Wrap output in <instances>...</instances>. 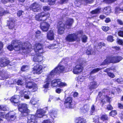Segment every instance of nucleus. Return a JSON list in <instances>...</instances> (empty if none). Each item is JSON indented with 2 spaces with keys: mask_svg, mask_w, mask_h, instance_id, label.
I'll use <instances>...</instances> for the list:
<instances>
[{
  "mask_svg": "<svg viewBox=\"0 0 123 123\" xmlns=\"http://www.w3.org/2000/svg\"><path fill=\"white\" fill-rule=\"evenodd\" d=\"M12 44L14 47L13 49L19 53H28L32 50L31 45L28 42L23 43L19 41L13 40Z\"/></svg>",
  "mask_w": 123,
  "mask_h": 123,
  "instance_id": "1",
  "label": "nucleus"
},
{
  "mask_svg": "<svg viewBox=\"0 0 123 123\" xmlns=\"http://www.w3.org/2000/svg\"><path fill=\"white\" fill-rule=\"evenodd\" d=\"M34 51L36 53L33 57V61L35 62H41L43 60V56L39 54L43 52L42 44L39 43H36L34 46Z\"/></svg>",
  "mask_w": 123,
  "mask_h": 123,
  "instance_id": "2",
  "label": "nucleus"
},
{
  "mask_svg": "<svg viewBox=\"0 0 123 123\" xmlns=\"http://www.w3.org/2000/svg\"><path fill=\"white\" fill-rule=\"evenodd\" d=\"M24 79L25 81V86L26 88L32 89L33 92H35L38 89L37 85L31 81L30 77H25Z\"/></svg>",
  "mask_w": 123,
  "mask_h": 123,
  "instance_id": "3",
  "label": "nucleus"
},
{
  "mask_svg": "<svg viewBox=\"0 0 123 123\" xmlns=\"http://www.w3.org/2000/svg\"><path fill=\"white\" fill-rule=\"evenodd\" d=\"M123 58L121 56H117L113 57H107L102 63V65L110 63H117L122 60Z\"/></svg>",
  "mask_w": 123,
  "mask_h": 123,
  "instance_id": "4",
  "label": "nucleus"
},
{
  "mask_svg": "<svg viewBox=\"0 0 123 123\" xmlns=\"http://www.w3.org/2000/svg\"><path fill=\"white\" fill-rule=\"evenodd\" d=\"M49 13H45L43 12L39 13L37 14L35 16V19L38 21H44L50 17Z\"/></svg>",
  "mask_w": 123,
  "mask_h": 123,
  "instance_id": "5",
  "label": "nucleus"
},
{
  "mask_svg": "<svg viewBox=\"0 0 123 123\" xmlns=\"http://www.w3.org/2000/svg\"><path fill=\"white\" fill-rule=\"evenodd\" d=\"M27 105L24 103L19 105H18L19 111L21 112V116H26L28 112L30 111L27 108Z\"/></svg>",
  "mask_w": 123,
  "mask_h": 123,
  "instance_id": "6",
  "label": "nucleus"
},
{
  "mask_svg": "<svg viewBox=\"0 0 123 123\" xmlns=\"http://www.w3.org/2000/svg\"><path fill=\"white\" fill-rule=\"evenodd\" d=\"M10 115V117H9V114H5L4 112H0V116L6 119L8 121H10V119L12 121L14 120L16 118V116L15 115V113L13 111H12L9 113Z\"/></svg>",
  "mask_w": 123,
  "mask_h": 123,
  "instance_id": "7",
  "label": "nucleus"
},
{
  "mask_svg": "<svg viewBox=\"0 0 123 123\" xmlns=\"http://www.w3.org/2000/svg\"><path fill=\"white\" fill-rule=\"evenodd\" d=\"M64 70V67L61 65H59L56 68L53 69L49 74H51V77H53L57 73H60L63 72Z\"/></svg>",
  "mask_w": 123,
  "mask_h": 123,
  "instance_id": "8",
  "label": "nucleus"
},
{
  "mask_svg": "<svg viewBox=\"0 0 123 123\" xmlns=\"http://www.w3.org/2000/svg\"><path fill=\"white\" fill-rule=\"evenodd\" d=\"M72 98L71 97H68L65 100L64 105L65 107L67 108H73L74 105L72 101Z\"/></svg>",
  "mask_w": 123,
  "mask_h": 123,
  "instance_id": "9",
  "label": "nucleus"
},
{
  "mask_svg": "<svg viewBox=\"0 0 123 123\" xmlns=\"http://www.w3.org/2000/svg\"><path fill=\"white\" fill-rule=\"evenodd\" d=\"M102 93L101 92H99L98 95L97 96V99L99 100H100L101 101L103 102H105L106 100L109 102L111 101V98L106 96H102Z\"/></svg>",
  "mask_w": 123,
  "mask_h": 123,
  "instance_id": "10",
  "label": "nucleus"
},
{
  "mask_svg": "<svg viewBox=\"0 0 123 123\" xmlns=\"http://www.w3.org/2000/svg\"><path fill=\"white\" fill-rule=\"evenodd\" d=\"M77 37V35L76 34H71L68 35L66 36L65 39L67 41L72 42L76 41Z\"/></svg>",
  "mask_w": 123,
  "mask_h": 123,
  "instance_id": "11",
  "label": "nucleus"
},
{
  "mask_svg": "<svg viewBox=\"0 0 123 123\" xmlns=\"http://www.w3.org/2000/svg\"><path fill=\"white\" fill-rule=\"evenodd\" d=\"M83 70V67L80 65H77L74 67L73 72L75 74H79L81 73Z\"/></svg>",
  "mask_w": 123,
  "mask_h": 123,
  "instance_id": "12",
  "label": "nucleus"
},
{
  "mask_svg": "<svg viewBox=\"0 0 123 123\" xmlns=\"http://www.w3.org/2000/svg\"><path fill=\"white\" fill-rule=\"evenodd\" d=\"M64 25L61 21L59 22L57 24L58 33L59 34H62L64 33L65 30Z\"/></svg>",
  "mask_w": 123,
  "mask_h": 123,
  "instance_id": "13",
  "label": "nucleus"
},
{
  "mask_svg": "<svg viewBox=\"0 0 123 123\" xmlns=\"http://www.w3.org/2000/svg\"><path fill=\"white\" fill-rule=\"evenodd\" d=\"M27 123H37V119L36 116L33 115H29L27 117Z\"/></svg>",
  "mask_w": 123,
  "mask_h": 123,
  "instance_id": "14",
  "label": "nucleus"
},
{
  "mask_svg": "<svg viewBox=\"0 0 123 123\" xmlns=\"http://www.w3.org/2000/svg\"><path fill=\"white\" fill-rule=\"evenodd\" d=\"M19 93L21 97H23L24 98L27 99L30 98V92H29L26 91L25 89L20 91Z\"/></svg>",
  "mask_w": 123,
  "mask_h": 123,
  "instance_id": "15",
  "label": "nucleus"
},
{
  "mask_svg": "<svg viewBox=\"0 0 123 123\" xmlns=\"http://www.w3.org/2000/svg\"><path fill=\"white\" fill-rule=\"evenodd\" d=\"M30 8L31 10L34 12H38L40 10L39 5L36 3H33L31 4Z\"/></svg>",
  "mask_w": 123,
  "mask_h": 123,
  "instance_id": "16",
  "label": "nucleus"
},
{
  "mask_svg": "<svg viewBox=\"0 0 123 123\" xmlns=\"http://www.w3.org/2000/svg\"><path fill=\"white\" fill-rule=\"evenodd\" d=\"M51 74H49L47 75V78L46 80V81L44 83L43 87L45 88H48L49 87V85L51 80V78L53 77H51Z\"/></svg>",
  "mask_w": 123,
  "mask_h": 123,
  "instance_id": "17",
  "label": "nucleus"
},
{
  "mask_svg": "<svg viewBox=\"0 0 123 123\" xmlns=\"http://www.w3.org/2000/svg\"><path fill=\"white\" fill-rule=\"evenodd\" d=\"M43 68V67L42 65L38 64L35 65L33 69L35 72L37 74H40L42 72V70Z\"/></svg>",
  "mask_w": 123,
  "mask_h": 123,
  "instance_id": "18",
  "label": "nucleus"
},
{
  "mask_svg": "<svg viewBox=\"0 0 123 123\" xmlns=\"http://www.w3.org/2000/svg\"><path fill=\"white\" fill-rule=\"evenodd\" d=\"M46 111L44 110L39 109L37 110L35 115L36 117H42L44 116Z\"/></svg>",
  "mask_w": 123,
  "mask_h": 123,
  "instance_id": "19",
  "label": "nucleus"
},
{
  "mask_svg": "<svg viewBox=\"0 0 123 123\" xmlns=\"http://www.w3.org/2000/svg\"><path fill=\"white\" fill-rule=\"evenodd\" d=\"M50 25L49 23L47 22H44L42 23L40 26L41 30L44 31H47L50 27Z\"/></svg>",
  "mask_w": 123,
  "mask_h": 123,
  "instance_id": "20",
  "label": "nucleus"
},
{
  "mask_svg": "<svg viewBox=\"0 0 123 123\" xmlns=\"http://www.w3.org/2000/svg\"><path fill=\"white\" fill-rule=\"evenodd\" d=\"M9 63V61L5 58L0 59V65L2 67L6 66Z\"/></svg>",
  "mask_w": 123,
  "mask_h": 123,
  "instance_id": "21",
  "label": "nucleus"
},
{
  "mask_svg": "<svg viewBox=\"0 0 123 123\" xmlns=\"http://www.w3.org/2000/svg\"><path fill=\"white\" fill-rule=\"evenodd\" d=\"M74 22V20L72 18H68L66 21L64 26L68 29L70 28Z\"/></svg>",
  "mask_w": 123,
  "mask_h": 123,
  "instance_id": "22",
  "label": "nucleus"
},
{
  "mask_svg": "<svg viewBox=\"0 0 123 123\" xmlns=\"http://www.w3.org/2000/svg\"><path fill=\"white\" fill-rule=\"evenodd\" d=\"M20 96L18 95H15L12 96L10 99L11 102L14 103H17L18 102Z\"/></svg>",
  "mask_w": 123,
  "mask_h": 123,
  "instance_id": "23",
  "label": "nucleus"
},
{
  "mask_svg": "<svg viewBox=\"0 0 123 123\" xmlns=\"http://www.w3.org/2000/svg\"><path fill=\"white\" fill-rule=\"evenodd\" d=\"M47 37L50 40H52L54 39V34L53 31L50 30L49 32L47 35Z\"/></svg>",
  "mask_w": 123,
  "mask_h": 123,
  "instance_id": "24",
  "label": "nucleus"
},
{
  "mask_svg": "<svg viewBox=\"0 0 123 123\" xmlns=\"http://www.w3.org/2000/svg\"><path fill=\"white\" fill-rule=\"evenodd\" d=\"M98 86V85L97 82L95 81H93L90 83L89 86V88L90 89L92 90L96 88Z\"/></svg>",
  "mask_w": 123,
  "mask_h": 123,
  "instance_id": "25",
  "label": "nucleus"
},
{
  "mask_svg": "<svg viewBox=\"0 0 123 123\" xmlns=\"http://www.w3.org/2000/svg\"><path fill=\"white\" fill-rule=\"evenodd\" d=\"M52 78H51V79ZM59 79H54L52 81L51 80V86L52 87H54L56 86H58V82L59 81Z\"/></svg>",
  "mask_w": 123,
  "mask_h": 123,
  "instance_id": "26",
  "label": "nucleus"
},
{
  "mask_svg": "<svg viewBox=\"0 0 123 123\" xmlns=\"http://www.w3.org/2000/svg\"><path fill=\"white\" fill-rule=\"evenodd\" d=\"M86 121L82 117H80L76 118L75 120V123H85Z\"/></svg>",
  "mask_w": 123,
  "mask_h": 123,
  "instance_id": "27",
  "label": "nucleus"
},
{
  "mask_svg": "<svg viewBox=\"0 0 123 123\" xmlns=\"http://www.w3.org/2000/svg\"><path fill=\"white\" fill-rule=\"evenodd\" d=\"M14 21L13 18L10 19L9 25V28L11 29H13L14 27Z\"/></svg>",
  "mask_w": 123,
  "mask_h": 123,
  "instance_id": "28",
  "label": "nucleus"
},
{
  "mask_svg": "<svg viewBox=\"0 0 123 123\" xmlns=\"http://www.w3.org/2000/svg\"><path fill=\"white\" fill-rule=\"evenodd\" d=\"M89 106L87 105H85L84 106L83 108L81 109L80 111L81 113H86L89 111Z\"/></svg>",
  "mask_w": 123,
  "mask_h": 123,
  "instance_id": "29",
  "label": "nucleus"
},
{
  "mask_svg": "<svg viewBox=\"0 0 123 123\" xmlns=\"http://www.w3.org/2000/svg\"><path fill=\"white\" fill-rule=\"evenodd\" d=\"M85 77L84 76H79L78 77L77 80L79 83H81L85 80Z\"/></svg>",
  "mask_w": 123,
  "mask_h": 123,
  "instance_id": "30",
  "label": "nucleus"
},
{
  "mask_svg": "<svg viewBox=\"0 0 123 123\" xmlns=\"http://www.w3.org/2000/svg\"><path fill=\"white\" fill-rule=\"evenodd\" d=\"M110 69L111 68H108L105 70L104 71L108 73V75L109 77L111 78H114L115 77V75L114 74L110 72H108L110 70Z\"/></svg>",
  "mask_w": 123,
  "mask_h": 123,
  "instance_id": "31",
  "label": "nucleus"
},
{
  "mask_svg": "<svg viewBox=\"0 0 123 123\" xmlns=\"http://www.w3.org/2000/svg\"><path fill=\"white\" fill-rule=\"evenodd\" d=\"M60 80L58 82V86L60 87H64L67 86V84L64 82H61V80L60 79H59Z\"/></svg>",
  "mask_w": 123,
  "mask_h": 123,
  "instance_id": "32",
  "label": "nucleus"
},
{
  "mask_svg": "<svg viewBox=\"0 0 123 123\" xmlns=\"http://www.w3.org/2000/svg\"><path fill=\"white\" fill-rule=\"evenodd\" d=\"M39 100L37 98H33L30 101L31 103L33 105L37 104Z\"/></svg>",
  "mask_w": 123,
  "mask_h": 123,
  "instance_id": "33",
  "label": "nucleus"
},
{
  "mask_svg": "<svg viewBox=\"0 0 123 123\" xmlns=\"http://www.w3.org/2000/svg\"><path fill=\"white\" fill-rule=\"evenodd\" d=\"M111 9L110 7H107L105 8L103 10V12L105 13H109L111 12Z\"/></svg>",
  "mask_w": 123,
  "mask_h": 123,
  "instance_id": "34",
  "label": "nucleus"
},
{
  "mask_svg": "<svg viewBox=\"0 0 123 123\" xmlns=\"http://www.w3.org/2000/svg\"><path fill=\"white\" fill-rule=\"evenodd\" d=\"M86 53L88 55H90L92 54H95V53L94 50L88 49L86 51Z\"/></svg>",
  "mask_w": 123,
  "mask_h": 123,
  "instance_id": "35",
  "label": "nucleus"
},
{
  "mask_svg": "<svg viewBox=\"0 0 123 123\" xmlns=\"http://www.w3.org/2000/svg\"><path fill=\"white\" fill-rule=\"evenodd\" d=\"M8 13L7 11H5L4 10L3 8H0V16H3L5 14H6Z\"/></svg>",
  "mask_w": 123,
  "mask_h": 123,
  "instance_id": "36",
  "label": "nucleus"
},
{
  "mask_svg": "<svg viewBox=\"0 0 123 123\" xmlns=\"http://www.w3.org/2000/svg\"><path fill=\"white\" fill-rule=\"evenodd\" d=\"M100 10L101 9L100 8H98L92 11L91 12V13L92 14L98 13L100 12Z\"/></svg>",
  "mask_w": 123,
  "mask_h": 123,
  "instance_id": "37",
  "label": "nucleus"
},
{
  "mask_svg": "<svg viewBox=\"0 0 123 123\" xmlns=\"http://www.w3.org/2000/svg\"><path fill=\"white\" fill-rule=\"evenodd\" d=\"M29 69V66L26 65H23L22 67L21 70L22 71H27Z\"/></svg>",
  "mask_w": 123,
  "mask_h": 123,
  "instance_id": "38",
  "label": "nucleus"
},
{
  "mask_svg": "<svg viewBox=\"0 0 123 123\" xmlns=\"http://www.w3.org/2000/svg\"><path fill=\"white\" fill-rule=\"evenodd\" d=\"M96 111L95 107L94 105H92L91 107V115H92V113Z\"/></svg>",
  "mask_w": 123,
  "mask_h": 123,
  "instance_id": "39",
  "label": "nucleus"
},
{
  "mask_svg": "<svg viewBox=\"0 0 123 123\" xmlns=\"http://www.w3.org/2000/svg\"><path fill=\"white\" fill-rule=\"evenodd\" d=\"M56 112L53 110L49 112V115L51 116H52H52L55 117L56 115Z\"/></svg>",
  "mask_w": 123,
  "mask_h": 123,
  "instance_id": "40",
  "label": "nucleus"
},
{
  "mask_svg": "<svg viewBox=\"0 0 123 123\" xmlns=\"http://www.w3.org/2000/svg\"><path fill=\"white\" fill-rule=\"evenodd\" d=\"M101 69V68H97L94 69L91 72L90 74H92L97 72Z\"/></svg>",
  "mask_w": 123,
  "mask_h": 123,
  "instance_id": "41",
  "label": "nucleus"
},
{
  "mask_svg": "<svg viewBox=\"0 0 123 123\" xmlns=\"http://www.w3.org/2000/svg\"><path fill=\"white\" fill-rule=\"evenodd\" d=\"M99 116H97L95 117L94 118L93 121L95 123H99Z\"/></svg>",
  "mask_w": 123,
  "mask_h": 123,
  "instance_id": "42",
  "label": "nucleus"
},
{
  "mask_svg": "<svg viewBox=\"0 0 123 123\" xmlns=\"http://www.w3.org/2000/svg\"><path fill=\"white\" fill-rule=\"evenodd\" d=\"M101 120L104 121L108 120V117L106 115H103L100 117Z\"/></svg>",
  "mask_w": 123,
  "mask_h": 123,
  "instance_id": "43",
  "label": "nucleus"
},
{
  "mask_svg": "<svg viewBox=\"0 0 123 123\" xmlns=\"http://www.w3.org/2000/svg\"><path fill=\"white\" fill-rule=\"evenodd\" d=\"M14 48L13 44H12V42L11 44L9 45L7 47V49L10 51L14 49Z\"/></svg>",
  "mask_w": 123,
  "mask_h": 123,
  "instance_id": "44",
  "label": "nucleus"
},
{
  "mask_svg": "<svg viewBox=\"0 0 123 123\" xmlns=\"http://www.w3.org/2000/svg\"><path fill=\"white\" fill-rule=\"evenodd\" d=\"M56 0H48V4L50 5H53L55 4Z\"/></svg>",
  "mask_w": 123,
  "mask_h": 123,
  "instance_id": "45",
  "label": "nucleus"
},
{
  "mask_svg": "<svg viewBox=\"0 0 123 123\" xmlns=\"http://www.w3.org/2000/svg\"><path fill=\"white\" fill-rule=\"evenodd\" d=\"M107 40L108 41L111 42L113 41L114 40L113 39V37L112 36H108L107 38Z\"/></svg>",
  "mask_w": 123,
  "mask_h": 123,
  "instance_id": "46",
  "label": "nucleus"
},
{
  "mask_svg": "<svg viewBox=\"0 0 123 123\" xmlns=\"http://www.w3.org/2000/svg\"><path fill=\"white\" fill-rule=\"evenodd\" d=\"M117 114V112L116 111H112L110 113V115L112 117H114Z\"/></svg>",
  "mask_w": 123,
  "mask_h": 123,
  "instance_id": "47",
  "label": "nucleus"
},
{
  "mask_svg": "<svg viewBox=\"0 0 123 123\" xmlns=\"http://www.w3.org/2000/svg\"><path fill=\"white\" fill-rule=\"evenodd\" d=\"M56 45V44H50L48 46V48L50 49H53L56 48L57 47L55 46Z\"/></svg>",
  "mask_w": 123,
  "mask_h": 123,
  "instance_id": "48",
  "label": "nucleus"
},
{
  "mask_svg": "<svg viewBox=\"0 0 123 123\" xmlns=\"http://www.w3.org/2000/svg\"><path fill=\"white\" fill-rule=\"evenodd\" d=\"M43 10L45 11H49L50 9V7L48 6H43Z\"/></svg>",
  "mask_w": 123,
  "mask_h": 123,
  "instance_id": "49",
  "label": "nucleus"
},
{
  "mask_svg": "<svg viewBox=\"0 0 123 123\" xmlns=\"http://www.w3.org/2000/svg\"><path fill=\"white\" fill-rule=\"evenodd\" d=\"M102 28L105 31H107L110 29V28L108 26H103Z\"/></svg>",
  "mask_w": 123,
  "mask_h": 123,
  "instance_id": "50",
  "label": "nucleus"
},
{
  "mask_svg": "<svg viewBox=\"0 0 123 123\" xmlns=\"http://www.w3.org/2000/svg\"><path fill=\"white\" fill-rule=\"evenodd\" d=\"M87 37L85 35L83 36L82 38V41L83 42L85 43L87 41Z\"/></svg>",
  "mask_w": 123,
  "mask_h": 123,
  "instance_id": "51",
  "label": "nucleus"
},
{
  "mask_svg": "<svg viewBox=\"0 0 123 123\" xmlns=\"http://www.w3.org/2000/svg\"><path fill=\"white\" fill-rule=\"evenodd\" d=\"M8 109V108H6V107L4 106H0V110H2L4 111L7 110Z\"/></svg>",
  "mask_w": 123,
  "mask_h": 123,
  "instance_id": "52",
  "label": "nucleus"
},
{
  "mask_svg": "<svg viewBox=\"0 0 123 123\" xmlns=\"http://www.w3.org/2000/svg\"><path fill=\"white\" fill-rule=\"evenodd\" d=\"M105 45V44L103 42H99L98 44V46L99 48H101L103 46Z\"/></svg>",
  "mask_w": 123,
  "mask_h": 123,
  "instance_id": "53",
  "label": "nucleus"
},
{
  "mask_svg": "<svg viewBox=\"0 0 123 123\" xmlns=\"http://www.w3.org/2000/svg\"><path fill=\"white\" fill-rule=\"evenodd\" d=\"M117 81L118 83H123V79L121 78H119L116 80Z\"/></svg>",
  "mask_w": 123,
  "mask_h": 123,
  "instance_id": "54",
  "label": "nucleus"
},
{
  "mask_svg": "<svg viewBox=\"0 0 123 123\" xmlns=\"http://www.w3.org/2000/svg\"><path fill=\"white\" fill-rule=\"evenodd\" d=\"M116 0H104V2L106 3H110Z\"/></svg>",
  "mask_w": 123,
  "mask_h": 123,
  "instance_id": "55",
  "label": "nucleus"
},
{
  "mask_svg": "<svg viewBox=\"0 0 123 123\" xmlns=\"http://www.w3.org/2000/svg\"><path fill=\"white\" fill-rule=\"evenodd\" d=\"M24 82L23 81L19 80H18L17 83L18 85H21L23 84Z\"/></svg>",
  "mask_w": 123,
  "mask_h": 123,
  "instance_id": "56",
  "label": "nucleus"
},
{
  "mask_svg": "<svg viewBox=\"0 0 123 123\" xmlns=\"http://www.w3.org/2000/svg\"><path fill=\"white\" fill-rule=\"evenodd\" d=\"M117 42L118 44L120 45H122L123 43V40L119 39H117Z\"/></svg>",
  "mask_w": 123,
  "mask_h": 123,
  "instance_id": "57",
  "label": "nucleus"
},
{
  "mask_svg": "<svg viewBox=\"0 0 123 123\" xmlns=\"http://www.w3.org/2000/svg\"><path fill=\"white\" fill-rule=\"evenodd\" d=\"M94 0H84L85 2L86 3H92Z\"/></svg>",
  "mask_w": 123,
  "mask_h": 123,
  "instance_id": "58",
  "label": "nucleus"
},
{
  "mask_svg": "<svg viewBox=\"0 0 123 123\" xmlns=\"http://www.w3.org/2000/svg\"><path fill=\"white\" fill-rule=\"evenodd\" d=\"M80 0H79V1L76 0L74 2V3L76 5V6H79L81 4V3L80 2Z\"/></svg>",
  "mask_w": 123,
  "mask_h": 123,
  "instance_id": "59",
  "label": "nucleus"
},
{
  "mask_svg": "<svg viewBox=\"0 0 123 123\" xmlns=\"http://www.w3.org/2000/svg\"><path fill=\"white\" fill-rule=\"evenodd\" d=\"M68 0H60L59 2L61 4H63L66 3Z\"/></svg>",
  "mask_w": 123,
  "mask_h": 123,
  "instance_id": "60",
  "label": "nucleus"
},
{
  "mask_svg": "<svg viewBox=\"0 0 123 123\" xmlns=\"http://www.w3.org/2000/svg\"><path fill=\"white\" fill-rule=\"evenodd\" d=\"M24 13L23 11H19L17 13V16L18 17H20L21 15H22Z\"/></svg>",
  "mask_w": 123,
  "mask_h": 123,
  "instance_id": "61",
  "label": "nucleus"
},
{
  "mask_svg": "<svg viewBox=\"0 0 123 123\" xmlns=\"http://www.w3.org/2000/svg\"><path fill=\"white\" fill-rule=\"evenodd\" d=\"M120 11H123V7L121 9H120L119 8H117L116 9V13H119L120 12Z\"/></svg>",
  "mask_w": 123,
  "mask_h": 123,
  "instance_id": "62",
  "label": "nucleus"
},
{
  "mask_svg": "<svg viewBox=\"0 0 123 123\" xmlns=\"http://www.w3.org/2000/svg\"><path fill=\"white\" fill-rule=\"evenodd\" d=\"M118 35L119 36L123 37V31H120L118 32Z\"/></svg>",
  "mask_w": 123,
  "mask_h": 123,
  "instance_id": "63",
  "label": "nucleus"
},
{
  "mask_svg": "<svg viewBox=\"0 0 123 123\" xmlns=\"http://www.w3.org/2000/svg\"><path fill=\"white\" fill-rule=\"evenodd\" d=\"M42 123H51V122L49 120H46L44 121Z\"/></svg>",
  "mask_w": 123,
  "mask_h": 123,
  "instance_id": "64",
  "label": "nucleus"
}]
</instances>
